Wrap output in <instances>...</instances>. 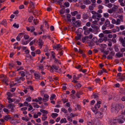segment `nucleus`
Masks as SVG:
<instances>
[{
	"label": "nucleus",
	"instance_id": "nucleus-1",
	"mask_svg": "<svg viewBox=\"0 0 125 125\" xmlns=\"http://www.w3.org/2000/svg\"><path fill=\"white\" fill-rule=\"evenodd\" d=\"M119 108L117 104H113L111 105V110L112 112L117 113L119 111Z\"/></svg>",
	"mask_w": 125,
	"mask_h": 125
},
{
	"label": "nucleus",
	"instance_id": "nucleus-2",
	"mask_svg": "<svg viewBox=\"0 0 125 125\" xmlns=\"http://www.w3.org/2000/svg\"><path fill=\"white\" fill-rule=\"evenodd\" d=\"M83 29L84 31V34L85 35H88L90 33V32L93 31V29L91 28H88L86 26H84Z\"/></svg>",
	"mask_w": 125,
	"mask_h": 125
},
{
	"label": "nucleus",
	"instance_id": "nucleus-3",
	"mask_svg": "<svg viewBox=\"0 0 125 125\" xmlns=\"http://www.w3.org/2000/svg\"><path fill=\"white\" fill-rule=\"evenodd\" d=\"M111 22L112 24H115L116 25H119L121 23L120 20L119 19H117L116 21L115 19H113Z\"/></svg>",
	"mask_w": 125,
	"mask_h": 125
},
{
	"label": "nucleus",
	"instance_id": "nucleus-4",
	"mask_svg": "<svg viewBox=\"0 0 125 125\" xmlns=\"http://www.w3.org/2000/svg\"><path fill=\"white\" fill-rule=\"evenodd\" d=\"M96 117L98 118H101L103 116V113L100 112H97L95 113Z\"/></svg>",
	"mask_w": 125,
	"mask_h": 125
},
{
	"label": "nucleus",
	"instance_id": "nucleus-5",
	"mask_svg": "<svg viewBox=\"0 0 125 125\" xmlns=\"http://www.w3.org/2000/svg\"><path fill=\"white\" fill-rule=\"evenodd\" d=\"M15 106L13 104H9L8 105V107L9 108H11V111L13 112L14 111V108L15 107Z\"/></svg>",
	"mask_w": 125,
	"mask_h": 125
},
{
	"label": "nucleus",
	"instance_id": "nucleus-6",
	"mask_svg": "<svg viewBox=\"0 0 125 125\" xmlns=\"http://www.w3.org/2000/svg\"><path fill=\"white\" fill-rule=\"evenodd\" d=\"M81 22L80 21L78 20L76 21L75 23H73L74 26H75L76 27H79L81 26Z\"/></svg>",
	"mask_w": 125,
	"mask_h": 125
},
{
	"label": "nucleus",
	"instance_id": "nucleus-7",
	"mask_svg": "<svg viewBox=\"0 0 125 125\" xmlns=\"http://www.w3.org/2000/svg\"><path fill=\"white\" fill-rule=\"evenodd\" d=\"M101 104V101H97L96 104L94 106V107L96 110L97 109V110L98 109L100 108V104Z\"/></svg>",
	"mask_w": 125,
	"mask_h": 125
},
{
	"label": "nucleus",
	"instance_id": "nucleus-8",
	"mask_svg": "<svg viewBox=\"0 0 125 125\" xmlns=\"http://www.w3.org/2000/svg\"><path fill=\"white\" fill-rule=\"evenodd\" d=\"M119 41L121 42L122 44V46H123L125 47V41L124 39H123V38L122 37H120L119 39Z\"/></svg>",
	"mask_w": 125,
	"mask_h": 125
},
{
	"label": "nucleus",
	"instance_id": "nucleus-9",
	"mask_svg": "<svg viewBox=\"0 0 125 125\" xmlns=\"http://www.w3.org/2000/svg\"><path fill=\"white\" fill-rule=\"evenodd\" d=\"M49 97V95L47 94H45L44 95V98L42 99L43 102H46L48 100Z\"/></svg>",
	"mask_w": 125,
	"mask_h": 125
},
{
	"label": "nucleus",
	"instance_id": "nucleus-10",
	"mask_svg": "<svg viewBox=\"0 0 125 125\" xmlns=\"http://www.w3.org/2000/svg\"><path fill=\"white\" fill-rule=\"evenodd\" d=\"M62 46V45H60V44H59L54 46H53V48L54 49H56L57 50H60L62 49V48H61Z\"/></svg>",
	"mask_w": 125,
	"mask_h": 125
},
{
	"label": "nucleus",
	"instance_id": "nucleus-11",
	"mask_svg": "<svg viewBox=\"0 0 125 125\" xmlns=\"http://www.w3.org/2000/svg\"><path fill=\"white\" fill-rule=\"evenodd\" d=\"M26 28L27 30L29 31H30L31 29V32H33L35 30V29L34 27L33 26L30 27H26Z\"/></svg>",
	"mask_w": 125,
	"mask_h": 125
},
{
	"label": "nucleus",
	"instance_id": "nucleus-12",
	"mask_svg": "<svg viewBox=\"0 0 125 125\" xmlns=\"http://www.w3.org/2000/svg\"><path fill=\"white\" fill-rule=\"evenodd\" d=\"M118 8V6L116 5H114L113 7L112 8V9L113 11L114 12H115L116 11Z\"/></svg>",
	"mask_w": 125,
	"mask_h": 125
},
{
	"label": "nucleus",
	"instance_id": "nucleus-13",
	"mask_svg": "<svg viewBox=\"0 0 125 125\" xmlns=\"http://www.w3.org/2000/svg\"><path fill=\"white\" fill-rule=\"evenodd\" d=\"M110 24L109 21L108 19H107L105 21V22L104 23V24L105 26L107 27H109V25Z\"/></svg>",
	"mask_w": 125,
	"mask_h": 125
},
{
	"label": "nucleus",
	"instance_id": "nucleus-14",
	"mask_svg": "<svg viewBox=\"0 0 125 125\" xmlns=\"http://www.w3.org/2000/svg\"><path fill=\"white\" fill-rule=\"evenodd\" d=\"M11 117H10L9 115H6L4 118V119L7 121H8L9 119H11Z\"/></svg>",
	"mask_w": 125,
	"mask_h": 125
},
{
	"label": "nucleus",
	"instance_id": "nucleus-15",
	"mask_svg": "<svg viewBox=\"0 0 125 125\" xmlns=\"http://www.w3.org/2000/svg\"><path fill=\"white\" fill-rule=\"evenodd\" d=\"M115 55L116 56L119 58H120L121 57H122L123 56V53H121L119 52L118 53H117Z\"/></svg>",
	"mask_w": 125,
	"mask_h": 125
},
{
	"label": "nucleus",
	"instance_id": "nucleus-16",
	"mask_svg": "<svg viewBox=\"0 0 125 125\" xmlns=\"http://www.w3.org/2000/svg\"><path fill=\"white\" fill-rule=\"evenodd\" d=\"M60 123L62 124L63 123H67V121L65 118H62L60 121Z\"/></svg>",
	"mask_w": 125,
	"mask_h": 125
},
{
	"label": "nucleus",
	"instance_id": "nucleus-17",
	"mask_svg": "<svg viewBox=\"0 0 125 125\" xmlns=\"http://www.w3.org/2000/svg\"><path fill=\"white\" fill-rule=\"evenodd\" d=\"M91 26L93 29H94L95 30H97L99 29V28L98 26L94 25L91 24Z\"/></svg>",
	"mask_w": 125,
	"mask_h": 125
},
{
	"label": "nucleus",
	"instance_id": "nucleus-18",
	"mask_svg": "<svg viewBox=\"0 0 125 125\" xmlns=\"http://www.w3.org/2000/svg\"><path fill=\"white\" fill-rule=\"evenodd\" d=\"M88 39L87 38V36H86L84 37H83L82 39V42H83L84 43L85 42L86 40Z\"/></svg>",
	"mask_w": 125,
	"mask_h": 125
},
{
	"label": "nucleus",
	"instance_id": "nucleus-19",
	"mask_svg": "<svg viewBox=\"0 0 125 125\" xmlns=\"http://www.w3.org/2000/svg\"><path fill=\"white\" fill-rule=\"evenodd\" d=\"M123 0H118V2L120 3V5L122 6H125L124 3L123 2Z\"/></svg>",
	"mask_w": 125,
	"mask_h": 125
},
{
	"label": "nucleus",
	"instance_id": "nucleus-20",
	"mask_svg": "<svg viewBox=\"0 0 125 125\" xmlns=\"http://www.w3.org/2000/svg\"><path fill=\"white\" fill-rule=\"evenodd\" d=\"M34 74L35 79H38L40 78V76L37 73H34Z\"/></svg>",
	"mask_w": 125,
	"mask_h": 125
},
{
	"label": "nucleus",
	"instance_id": "nucleus-21",
	"mask_svg": "<svg viewBox=\"0 0 125 125\" xmlns=\"http://www.w3.org/2000/svg\"><path fill=\"white\" fill-rule=\"evenodd\" d=\"M39 45L41 47V48L42 45L43 44V42L40 39H39Z\"/></svg>",
	"mask_w": 125,
	"mask_h": 125
},
{
	"label": "nucleus",
	"instance_id": "nucleus-22",
	"mask_svg": "<svg viewBox=\"0 0 125 125\" xmlns=\"http://www.w3.org/2000/svg\"><path fill=\"white\" fill-rule=\"evenodd\" d=\"M81 86V84L79 83H78L75 86L76 89L79 88Z\"/></svg>",
	"mask_w": 125,
	"mask_h": 125
},
{
	"label": "nucleus",
	"instance_id": "nucleus-23",
	"mask_svg": "<svg viewBox=\"0 0 125 125\" xmlns=\"http://www.w3.org/2000/svg\"><path fill=\"white\" fill-rule=\"evenodd\" d=\"M58 114L57 113H52V114L51 116L53 118H55V117H57L58 116Z\"/></svg>",
	"mask_w": 125,
	"mask_h": 125
},
{
	"label": "nucleus",
	"instance_id": "nucleus-24",
	"mask_svg": "<svg viewBox=\"0 0 125 125\" xmlns=\"http://www.w3.org/2000/svg\"><path fill=\"white\" fill-rule=\"evenodd\" d=\"M77 13H78V12L76 11H74L73 12H71V15L73 16H75L76 14H77Z\"/></svg>",
	"mask_w": 125,
	"mask_h": 125
},
{
	"label": "nucleus",
	"instance_id": "nucleus-25",
	"mask_svg": "<svg viewBox=\"0 0 125 125\" xmlns=\"http://www.w3.org/2000/svg\"><path fill=\"white\" fill-rule=\"evenodd\" d=\"M103 32L104 34H107L111 33V32L110 31L105 30L103 31Z\"/></svg>",
	"mask_w": 125,
	"mask_h": 125
},
{
	"label": "nucleus",
	"instance_id": "nucleus-26",
	"mask_svg": "<svg viewBox=\"0 0 125 125\" xmlns=\"http://www.w3.org/2000/svg\"><path fill=\"white\" fill-rule=\"evenodd\" d=\"M21 74V77H23L25 76V72L23 71H21L19 72Z\"/></svg>",
	"mask_w": 125,
	"mask_h": 125
},
{
	"label": "nucleus",
	"instance_id": "nucleus-27",
	"mask_svg": "<svg viewBox=\"0 0 125 125\" xmlns=\"http://www.w3.org/2000/svg\"><path fill=\"white\" fill-rule=\"evenodd\" d=\"M29 4L31 7H32L33 8L34 7V4L33 2L31 1H30L29 2Z\"/></svg>",
	"mask_w": 125,
	"mask_h": 125
},
{
	"label": "nucleus",
	"instance_id": "nucleus-28",
	"mask_svg": "<svg viewBox=\"0 0 125 125\" xmlns=\"http://www.w3.org/2000/svg\"><path fill=\"white\" fill-rule=\"evenodd\" d=\"M55 61V62L56 63H58L59 64H61V63L60 62V61L57 59L56 58H55L54 59Z\"/></svg>",
	"mask_w": 125,
	"mask_h": 125
},
{
	"label": "nucleus",
	"instance_id": "nucleus-29",
	"mask_svg": "<svg viewBox=\"0 0 125 125\" xmlns=\"http://www.w3.org/2000/svg\"><path fill=\"white\" fill-rule=\"evenodd\" d=\"M52 67L54 69L56 70H57L58 69V68L59 67L58 66H56L55 65H52Z\"/></svg>",
	"mask_w": 125,
	"mask_h": 125
},
{
	"label": "nucleus",
	"instance_id": "nucleus-30",
	"mask_svg": "<svg viewBox=\"0 0 125 125\" xmlns=\"http://www.w3.org/2000/svg\"><path fill=\"white\" fill-rule=\"evenodd\" d=\"M106 6L109 8H111L113 6V4L111 3H109L106 5Z\"/></svg>",
	"mask_w": 125,
	"mask_h": 125
},
{
	"label": "nucleus",
	"instance_id": "nucleus-31",
	"mask_svg": "<svg viewBox=\"0 0 125 125\" xmlns=\"http://www.w3.org/2000/svg\"><path fill=\"white\" fill-rule=\"evenodd\" d=\"M15 81H17L18 83H21V81L20 77H17L15 78Z\"/></svg>",
	"mask_w": 125,
	"mask_h": 125
},
{
	"label": "nucleus",
	"instance_id": "nucleus-32",
	"mask_svg": "<svg viewBox=\"0 0 125 125\" xmlns=\"http://www.w3.org/2000/svg\"><path fill=\"white\" fill-rule=\"evenodd\" d=\"M89 43L88 45L90 46H92L94 45V44L92 41L90 42Z\"/></svg>",
	"mask_w": 125,
	"mask_h": 125
},
{
	"label": "nucleus",
	"instance_id": "nucleus-33",
	"mask_svg": "<svg viewBox=\"0 0 125 125\" xmlns=\"http://www.w3.org/2000/svg\"><path fill=\"white\" fill-rule=\"evenodd\" d=\"M59 12L60 14H63L65 12V11L63 9H62L60 10Z\"/></svg>",
	"mask_w": 125,
	"mask_h": 125
},
{
	"label": "nucleus",
	"instance_id": "nucleus-34",
	"mask_svg": "<svg viewBox=\"0 0 125 125\" xmlns=\"http://www.w3.org/2000/svg\"><path fill=\"white\" fill-rule=\"evenodd\" d=\"M56 95L54 94H52L51 97L50 98V99L51 100H53L54 98L55 97Z\"/></svg>",
	"mask_w": 125,
	"mask_h": 125
},
{
	"label": "nucleus",
	"instance_id": "nucleus-35",
	"mask_svg": "<svg viewBox=\"0 0 125 125\" xmlns=\"http://www.w3.org/2000/svg\"><path fill=\"white\" fill-rule=\"evenodd\" d=\"M39 21L37 19H34L33 20V22L35 25H36L38 23Z\"/></svg>",
	"mask_w": 125,
	"mask_h": 125
},
{
	"label": "nucleus",
	"instance_id": "nucleus-36",
	"mask_svg": "<svg viewBox=\"0 0 125 125\" xmlns=\"http://www.w3.org/2000/svg\"><path fill=\"white\" fill-rule=\"evenodd\" d=\"M95 15L96 16V17H97L98 18H100L102 17L101 15L98 13H96V14Z\"/></svg>",
	"mask_w": 125,
	"mask_h": 125
},
{
	"label": "nucleus",
	"instance_id": "nucleus-37",
	"mask_svg": "<svg viewBox=\"0 0 125 125\" xmlns=\"http://www.w3.org/2000/svg\"><path fill=\"white\" fill-rule=\"evenodd\" d=\"M118 17L119 18V19L120 20V21H123V16L122 15H119L118 16Z\"/></svg>",
	"mask_w": 125,
	"mask_h": 125
},
{
	"label": "nucleus",
	"instance_id": "nucleus-38",
	"mask_svg": "<svg viewBox=\"0 0 125 125\" xmlns=\"http://www.w3.org/2000/svg\"><path fill=\"white\" fill-rule=\"evenodd\" d=\"M40 111L41 112H42L44 113L47 114L48 113V112L46 110H41Z\"/></svg>",
	"mask_w": 125,
	"mask_h": 125
},
{
	"label": "nucleus",
	"instance_id": "nucleus-39",
	"mask_svg": "<svg viewBox=\"0 0 125 125\" xmlns=\"http://www.w3.org/2000/svg\"><path fill=\"white\" fill-rule=\"evenodd\" d=\"M33 107H35L37 108H38L39 107V106L36 103H33Z\"/></svg>",
	"mask_w": 125,
	"mask_h": 125
},
{
	"label": "nucleus",
	"instance_id": "nucleus-40",
	"mask_svg": "<svg viewBox=\"0 0 125 125\" xmlns=\"http://www.w3.org/2000/svg\"><path fill=\"white\" fill-rule=\"evenodd\" d=\"M79 78V77H76L75 75H74L73 77V80H77Z\"/></svg>",
	"mask_w": 125,
	"mask_h": 125
},
{
	"label": "nucleus",
	"instance_id": "nucleus-41",
	"mask_svg": "<svg viewBox=\"0 0 125 125\" xmlns=\"http://www.w3.org/2000/svg\"><path fill=\"white\" fill-rule=\"evenodd\" d=\"M62 111L65 113H66L67 112V110L63 108H62Z\"/></svg>",
	"mask_w": 125,
	"mask_h": 125
},
{
	"label": "nucleus",
	"instance_id": "nucleus-42",
	"mask_svg": "<svg viewBox=\"0 0 125 125\" xmlns=\"http://www.w3.org/2000/svg\"><path fill=\"white\" fill-rule=\"evenodd\" d=\"M78 31H77L76 32V33L77 34V36L78 38H79L81 39V36H82V34L81 33L79 34V32H78Z\"/></svg>",
	"mask_w": 125,
	"mask_h": 125
},
{
	"label": "nucleus",
	"instance_id": "nucleus-43",
	"mask_svg": "<svg viewBox=\"0 0 125 125\" xmlns=\"http://www.w3.org/2000/svg\"><path fill=\"white\" fill-rule=\"evenodd\" d=\"M120 29L121 30H124L125 28V27L124 25H122L120 26Z\"/></svg>",
	"mask_w": 125,
	"mask_h": 125
},
{
	"label": "nucleus",
	"instance_id": "nucleus-44",
	"mask_svg": "<svg viewBox=\"0 0 125 125\" xmlns=\"http://www.w3.org/2000/svg\"><path fill=\"white\" fill-rule=\"evenodd\" d=\"M33 18L32 16L30 17L28 19V21L30 22H31L33 19Z\"/></svg>",
	"mask_w": 125,
	"mask_h": 125
},
{
	"label": "nucleus",
	"instance_id": "nucleus-45",
	"mask_svg": "<svg viewBox=\"0 0 125 125\" xmlns=\"http://www.w3.org/2000/svg\"><path fill=\"white\" fill-rule=\"evenodd\" d=\"M108 12L109 13H112L113 12H114L112 10V9H108L107 10Z\"/></svg>",
	"mask_w": 125,
	"mask_h": 125
},
{
	"label": "nucleus",
	"instance_id": "nucleus-46",
	"mask_svg": "<svg viewBox=\"0 0 125 125\" xmlns=\"http://www.w3.org/2000/svg\"><path fill=\"white\" fill-rule=\"evenodd\" d=\"M104 17L106 18H108L109 16V14L107 13H105L104 14Z\"/></svg>",
	"mask_w": 125,
	"mask_h": 125
},
{
	"label": "nucleus",
	"instance_id": "nucleus-47",
	"mask_svg": "<svg viewBox=\"0 0 125 125\" xmlns=\"http://www.w3.org/2000/svg\"><path fill=\"white\" fill-rule=\"evenodd\" d=\"M7 99L9 100L8 102L9 103H10L11 102H13V101L12 99H11L10 98L7 97Z\"/></svg>",
	"mask_w": 125,
	"mask_h": 125
},
{
	"label": "nucleus",
	"instance_id": "nucleus-48",
	"mask_svg": "<svg viewBox=\"0 0 125 125\" xmlns=\"http://www.w3.org/2000/svg\"><path fill=\"white\" fill-rule=\"evenodd\" d=\"M3 111L5 112L7 114H8L9 113V112L8 110L6 108H4L3 109Z\"/></svg>",
	"mask_w": 125,
	"mask_h": 125
},
{
	"label": "nucleus",
	"instance_id": "nucleus-49",
	"mask_svg": "<svg viewBox=\"0 0 125 125\" xmlns=\"http://www.w3.org/2000/svg\"><path fill=\"white\" fill-rule=\"evenodd\" d=\"M64 5H65L66 7H68L69 6V3L67 2H65L64 4Z\"/></svg>",
	"mask_w": 125,
	"mask_h": 125
},
{
	"label": "nucleus",
	"instance_id": "nucleus-50",
	"mask_svg": "<svg viewBox=\"0 0 125 125\" xmlns=\"http://www.w3.org/2000/svg\"><path fill=\"white\" fill-rule=\"evenodd\" d=\"M7 94L9 97H11L12 96V94L10 92L7 93Z\"/></svg>",
	"mask_w": 125,
	"mask_h": 125
},
{
	"label": "nucleus",
	"instance_id": "nucleus-51",
	"mask_svg": "<svg viewBox=\"0 0 125 125\" xmlns=\"http://www.w3.org/2000/svg\"><path fill=\"white\" fill-rule=\"evenodd\" d=\"M114 49L115 51L116 52H118L119 50L118 46H115L114 47Z\"/></svg>",
	"mask_w": 125,
	"mask_h": 125
},
{
	"label": "nucleus",
	"instance_id": "nucleus-52",
	"mask_svg": "<svg viewBox=\"0 0 125 125\" xmlns=\"http://www.w3.org/2000/svg\"><path fill=\"white\" fill-rule=\"evenodd\" d=\"M43 116L44 119H43V117H42V120L43 121H45L46 119L47 118V117L46 116H45L44 114L43 115Z\"/></svg>",
	"mask_w": 125,
	"mask_h": 125
},
{
	"label": "nucleus",
	"instance_id": "nucleus-53",
	"mask_svg": "<svg viewBox=\"0 0 125 125\" xmlns=\"http://www.w3.org/2000/svg\"><path fill=\"white\" fill-rule=\"evenodd\" d=\"M79 94H81V93L80 92H77L76 94V96L78 97V98H80V97L79 96Z\"/></svg>",
	"mask_w": 125,
	"mask_h": 125
},
{
	"label": "nucleus",
	"instance_id": "nucleus-54",
	"mask_svg": "<svg viewBox=\"0 0 125 125\" xmlns=\"http://www.w3.org/2000/svg\"><path fill=\"white\" fill-rule=\"evenodd\" d=\"M103 73V71L102 70H100L99 71L98 73V75H100Z\"/></svg>",
	"mask_w": 125,
	"mask_h": 125
},
{
	"label": "nucleus",
	"instance_id": "nucleus-55",
	"mask_svg": "<svg viewBox=\"0 0 125 125\" xmlns=\"http://www.w3.org/2000/svg\"><path fill=\"white\" fill-rule=\"evenodd\" d=\"M117 104L119 105V107L120 106V108L121 109H122L124 107V105L122 104Z\"/></svg>",
	"mask_w": 125,
	"mask_h": 125
},
{
	"label": "nucleus",
	"instance_id": "nucleus-56",
	"mask_svg": "<svg viewBox=\"0 0 125 125\" xmlns=\"http://www.w3.org/2000/svg\"><path fill=\"white\" fill-rule=\"evenodd\" d=\"M93 37V35L92 34H90L88 36H87V38L88 39H91Z\"/></svg>",
	"mask_w": 125,
	"mask_h": 125
},
{
	"label": "nucleus",
	"instance_id": "nucleus-57",
	"mask_svg": "<svg viewBox=\"0 0 125 125\" xmlns=\"http://www.w3.org/2000/svg\"><path fill=\"white\" fill-rule=\"evenodd\" d=\"M13 26L15 27L16 28H18L19 27V24H17L16 23H15L14 24H13Z\"/></svg>",
	"mask_w": 125,
	"mask_h": 125
},
{
	"label": "nucleus",
	"instance_id": "nucleus-58",
	"mask_svg": "<svg viewBox=\"0 0 125 125\" xmlns=\"http://www.w3.org/2000/svg\"><path fill=\"white\" fill-rule=\"evenodd\" d=\"M114 27V25L113 24H110L109 25V28L110 29H112V28H113Z\"/></svg>",
	"mask_w": 125,
	"mask_h": 125
},
{
	"label": "nucleus",
	"instance_id": "nucleus-59",
	"mask_svg": "<svg viewBox=\"0 0 125 125\" xmlns=\"http://www.w3.org/2000/svg\"><path fill=\"white\" fill-rule=\"evenodd\" d=\"M86 25L87 26L90 27L91 25V23L90 22H88L86 23Z\"/></svg>",
	"mask_w": 125,
	"mask_h": 125
},
{
	"label": "nucleus",
	"instance_id": "nucleus-60",
	"mask_svg": "<svg viewBox=\"0 0 125 125\" xmlns=\"http://www.w3.org/2000/svg\"><path fill=\"white\" fill-rule=\"evenodd\" d=\"M26 100L28 102H30L31 101V98L29 96L26 98Z\"/></svg>",
	"mask_w": 125,
	"mask_h": 125
},
{
	"label": "nucleus",
	"instance_id": "nucleus-61",
	"mask_svg": "<svg viewBox=\"0 0 125 125\" xmlns=\"http://www.w3.org/2000/svg\"><path fill=\"white\" fill-rule=\"evenodd\" d=\"M104 37V38H102L103 40V41H104L105 42H106L107 40V38L106 36Z\"/></svg>",
	"mask_w": 125,
	"mask_h": 125
},
{
	"label": "nucleus",
	"instance_id": "nucleus-62",
	"mask_svg": "<svg viewBox=\"0 0 125 125\" xmlns=\"http://www.w3.org/2000/svg\"><path fill=\"white\" fill-rule=\"evenodd\" d=\"M62 101L64 103H65L68 101V100L66 99H62Z\"/></svg>",
	"mask_w": 125,
	"mask_h": 125
},
{
	"label": "nucleus",
	"instance_id": "nucleus-63",
	"mask_svg": "<svg viewBox=\"0 0 125 125\" xmlns=\"http://www.w3.org/2000/svg\"><path fill=\"white\" fill-rule=\"evenodd\" d=\"M98 42H99L100 43H101L103 42V40L102 38H100L98 40Z\"/></svg>",
	"mask_w": 125,
	"mask_h": 125
},
{
	"label": "nucleus",
	"instance_id": "nucleus-64",
	"mask_svg": "<svg viewBox=\"0 0 125 125\" xmlns=\"http://www.w3.org/2000/svg\"><path fill=\"white\" fill-rule=\"evenodd\" d=\"M49 123H50L53 124L55 123V121L51 119L50 120Z\"/></svg>",
	"mask_w": 125,
	"mask_h": 125
}]
</instances>
